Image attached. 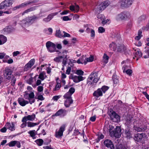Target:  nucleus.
I'll return each instance as SVG.
<instances>
[{
  "instance_id": "09e8293b",
  "label": "nucleus",
  "mask_w": 149,
  "mask_h": 149,
  "mask_svg": "<svg viewBox=\"0 0 149 149\" xmlns=\"http://www.w3.org/2000/svg\"><path fill=\"white\" fill-rule=\"evenodd\" d=\"M24 7H25L24 4V3H23L17 6H16L14 7L13 9V10H15L18 9H19L20 8H23Z\"/></svg>"
},
{
  "instance_id": "4d7b16f0",
  "label": "nucleus",
  "mask_w": 149,
  "mask_h": 149,
  "mask_svg": "<svg viewBox=\"0 0 149 149\" xmlns=\"http://www.w3.org/2000/svg\"><path fill=\"white\" fill-rule=\"evenodd\" d=\"M94 59L93 56H91L89 58H87L86 59V61L87 63V62H92Z\"/></svg>"
},
{
  "instance_id": "423d86ee",
  "label": "nucleus",
  "mask_w": 149,
  "mask_h": 149,
  "mask_svg": "<svg viewBox=\"0 0 149 149\" xmlns=\"http://www.w3.org/2000/svg\"><path fill=\"white\" fill-rule=\"evenodd\" d=\"M133 0H121L119 2V4L123 8H127L131 5Z\"/></svg>"
},
{
  "instance_id": "a211bd4d",
  "label": "nucleus",
  "mask_w": 149,
  "mask_h": 149,
  "mask_svg": "<svg viewBox=\"0 0 149 149\" xmlns=\"http://www.w3.org/2000/svg\"><path fill=\"white\" fill-rule=\"evenodd\" d=\"M58 13V12L54 13L49 14L47 17L43 19V21L45 22H47L50 21L52 19L53 17Z\"/></svg>"
},
{
  "instance_id": "a18cd8bd",
  "label": "nucleus",
  "mask_w": 149,
  "mask_h": 149,
  "mask_svg": "<svg viewBox=\"0 0 149 149\" xmlns=\"http://www.w3.org/2000/svg\"><path fill=\"white\" fill-rule=\"evenodd\" d=\"M72 95L70 93L67 92L63 96L65 99H72L71 97Z\"/></svg>"
},
{
  "instance_id": "412c9836",
  "label": "nucleus",
  "mask_w": 149,
  "mask_h": 149,
  "mask_svg": "<svg viewBox=\"0 0 149 149\" xmlns=\"http://www.w3.org/2000/svg\"><path fill=\"white\" fill-rule=\"evenodd\" d=\"M117 52L120 53L125 52L126 50V48L125 46L123 45L118 44L117 46Z\"/></svg>"
},
{
  "instance_id": "58836bf2",
  "label": "nucleus",
  "mask_w": 149,
  "mask_h": 149,
  "mask_svg": "<svg viewBox=\"0 0 149 149\" xmlns=\"http://www.w3.org/2000/svg\"><path fill=\"white\" fill-rule=\"evenodd\" d=\"M35 132V130H33L29 131L28 132V133L29 134L30 136L33 139H35L36 138L35 136L36 135Z\"/></svg>"
},
{
  "instance_id": "2f4dec72",
  "label": "nucleus",
  "mask_w": 149,
  "mask_h": 149,
  "mask_svg": "<svg viewBox=\"0 0 149 149\" xmlns=\"http://www.w3.org/2000/svg\"><path fill=\"white\" fill-rule=\"evenodd\" d=\"M73 102L72 99H66L64 102V105L66 107H69Z\"/></svg>"
},
{
  "instance_id": "f8f14e48",
  "label": "nucleus",
  "mask_w": 149,
  "mask_h": 149,
  "mask_svg": "<svg viewBox=\"0 0 149 149\" xmlns=\"http://www.w3.org/2000/svg\"><path fill=\"white\" fill-rule=\"evenodd\" d=\"M65 125H62L58 131L56 132L55 136L56 137H59L62 136L63 135V133L65 130Z\"/></svg>"
},
{
  "instance_id": "6ab92c4d",
  "label": "nucleus",
  "mask_w": 149,
  "mask_h": 149,
  "mask_svg": "<svg viewBox=\"0 0 149 149\" xmlns=\"http://www.w3.org/2000/svg\"><path fill=\"white\" fill-rule=\"evenodd\" d=\"M116 149H130V147L128 146L127 145L119 143L116 145Z\"/></svg>"
},
{
  "instance_id": "4468645a",
  "label": "nucleus",
  "mask_w": 149,
  "mask_h": 149,
  "mask_svg": "<svg viewBox=\"0 0 149 149\" xmlns=\"http://www.w3.org/2000/svg\"><path fill=\"white\" fill-rule=\"evenodd\" d=\"M35 62L34 59H31L27 64H26L24 67V70L27 71L30 69L34 64Z\"/></svg>"
},
{
  "instance_id": "f03ea898",
  "label": "nucleus",
  "mask_w": 149,
  "mask_h": 149,
  "mask_svg": "<svg viewBox=\"0 0 149 149\" xmlns=\"http://www.w3.org/2000/svg\"><path fill=\"white\" fill-rule=\"evenodd\" d=\"M46 47L48 51L51 53L56 52L58 54H61V52L56 49L55 45L53 42L49 41L46 44Z\"/></svg>"
},
{
  "instance_id": "774afa93",
  "label": "nucleus",
  "mask_w": 149,
  "mask_h": 149,
  "mask_svg": "<svg viewBox=\"0 0 149 149\" xmlns=\"http://www.w3.org/2000/svg\"><path fill=\"white\" fill-rule=\"evenodd\" d=\"M63 33H64V35H62V37H70V35L69 33H68L66 32H65L64 31H63Z\"/></svg>"
},
{
  "instance_id": "f3484780",
  "label": "nucleus",
  "mask_w": 149,
  "mask_h": 149,
  "mask_svg": "<svg viewBox=\"0 0 149 149\" xmlns=\"http://www.w3.org/2000/svg\"><path fill=\"white\" fill-rule=\"evenodd\" d=\"M67 51L66 50L62 51V53H64V55L63 56H59L54 58V61L56 62H58L60 61L61 59L63 58H66L67 57Z\"/></svg>"
},
{
  "instance_id": "bf43d9fd",
  "label": "nucleus",
  "mask_w": 149,
  "mask_h": 149,
  "mask_svg": "<svg viewBox=\"0 0 149 149\" xmlns=\"http://www.w3.org/2000/svg\"><path fill=\"white\" fill-rule=\"evenodd\" d=\"M76 74L78 75H83L84 72L81 70H77L76 71Z\"/></svg>"
},
{
  "instance_id": "052dcab7",
  "label": "nucleus",
  "mask_w": 149,
  "mask_h": 149,
  "mask_svg": "<svg viewBox=\"0 0 149 149\" xmlns=\"http://www.w3.org/2000/svg\"><path fill=\"white\" fill-rule=\"evenodd\" d=\"M61 87V84L60 83H57L56 85L55 88V91H57L58 90L59 88Z\"/></svg>"
},
{
  "instance_id": "79ce46f5",
  "label": "nucleus",
  "mask_w": 149,
  "mask_h": 149,
  "mask_svg": "<svg viewBox=\"0 0 149 149\" xmlns=\"http://www.w3.org/2000/svg\"><path fill=\"white\" fill-rule=\"evenodd\" d=\"M35 142L38 146H41L42 145L43 143V141L42 139H39L36 140Z\"/></svg>"
},
{
  "instance_id": "49530a36",
  "label": "nucleus",
  "mask_w": 149,
  "mask_h": 149,
  "mask_svg": "<svg viewBox=\"0 0 149 149\" xmlns=\"http://www.w3.org/2000/svg\"><path fill=\"white\" fill-rule=\"evenodd\" d=\"M24 7H25L24 4V3H23L17 6H16L14 7L13 9V10H15L18 9H19L20 8H23Z\"/></svg>"
},
{
  "instance_id": "de8ad7c7",
  "label": "nucleus",
  "mask_w": 149,
  "mask_h": 149,
  "mask_svg": "<svg viewBox=\"0 0 149 149\" xmlns=\"http://www.w3.org/2000/svg\"><path fill=\"white\" fill-rule=\"evenodd\" d=\"M24 7H25L24 4V3H23L17 6H16L14 7L13 9V10H15L18 9H19L20 8H23Z\"/></svg>"
},
{
  "instance_id": "c85d7f7f",
  "label": "nucleus",
  "mask_w": 149,
  "mask_h": 149,
  "mask_svg": "<svg viewBox=\"0 0 149 149\" xmlns=\"http://www.w3.org/2000/svg\"><path fill=\"white\" fill-rule=\"evenodd\" d=\"M5 126L7 128L11 131H13L15 130L14 124L13 122L11 123V124L10 123H7L5 125Z\"/></svg>"
},
{
  "instance_id": "4c0bfd02",
  "label": "nucleus",
  "mask_w": 149,
  "mask_h": 149,
  "mask_svg": "<svg viewBox=\"0 0 149 149\" xmlns=\"http://www.w3.org/2000/svg\"><path fill=\"white\" fill-rule=\"evenodd\" d=\"M37 6H35L31 7L30 8L24 11L22 13V15H24L25 13H27L31 11L34 10L36 8Z\"/></svg>"
},
{
  "instance_id": "e433bc0d",
  "label": "nucleus",
  "mask_w": 149,
  "mask_h": 149,
  "mask_svg": "<svg viewBox=\"0 0 149 149\" xmlns=\"http://www.w3.org/2000/svg\"><path fill=\"white\" fill-rule=\"evenodd\" d=\"M146 15H143L140 16L138 19V21L139 23L144 21L146 19Z\"/></svg>"
},
{
  "instance_id": "4be33fe9",
  "label": "nucleus",
  "mask_w": 149,
  "mask_h": 149,
  "mask_svg": "<svg viewBox=\"0 0 149 149\" xmlns=\"http://www.w3.org/2000/svg\"><path fill=\"white\" fill-rule=\"evenodd\" d=\"M131 132V130L127 126L125 131V136L127 139H129L132 137V134Z\"/></svg>"
},
{
  "instance_id": "7ed1b4c3",
  "label": "nucleus",
  "mask_w": 149,
  "mask_h": 149,
  "mask_svg": "<svg viewBox=\"0 0 149 149\" xmlns=\"http://www.w3.org/2000/svg\"><path fill=\"white\" fill-rule=\"evenodd\" d=\"M109 87L107 86H103L101 88H98L95 91L93 94L94 96L98 97L103 95V93H104L108 90Z\"/></svg>"
},
{
  "instance_id": "c756f323",
  "label": "nucleus",
  "mask_w": 149,
  "mask_h": 149,
  "mask_svg": "<svg viewBox=\"0 0 149 149\" xmlns=\"http://www.w3.org/2000/svg\"><path fill=\"white\" fill-rule=\"evenodd\" d=\"M126 121L125 124L127 125H129L132 123L133 120V117L131 116H127L125 118Z\"/></svg>"
},
{
  "instance_id": "cd10ccee",
  "label": "nucleus",
  "mask_w": 149,
  "mask_h": 149,
  "mask_svg": "<svg viewBox=\"0 0 149 149\" xmlns=\"http://www.w3.org/2000/svg\"><path fill=\"white\" fill-rule=\"evenodd\" d=\"M72 79L74 82L75 83H78L81 81L84 80L83 77L81 76H75L72 78Z\"/></svg>"
},
{
  "instance_id": "7c9ffc66",
  "label": "nucleus",
  "mask_w": 149,
  "mask_h": 149,
  "mask_svg": "<svg viewBox=\"0 0 149 149\" xmlns=\"http://www.w3.org/2000/svg\"><path fill=\"white\" fill-rule=\"evenodd\" d=\"M97 82H94V81L90 80L87 79V84L88 86H89L90 87H92L94 88L95 87V85Z\"/></svg>"
},
{
  "instance_id": "c9c22d12",
  "label": "nucleus",
  "mask_w": 149,
  "mask_h": 149,
  "mask_svg": "<svg viewBox=\"0 0 149 149\" xmlns=\"http://www.w3.org/2000/svg\"><path fill=\"white\" fill-rule=\"evenodd\" d=\"M45 74V72H41L39 74L38 78L40 79L41 80L43 81L46 78Z\"/></svg>"
},
{
  "instance_id": "ddd939ff",
  "label": "nucleus",
  "mask_w": 149,
  "mask_h": 149,
  "mask_svg": "<svg viewBox=\"0 0 149 149\" xmlns=\"http://www.w3.org/2000/svg\"><path fill=\"white\" fill-rule=\"evenodd\" d=\"M35 62L34 59H31L27 64H26L24 67V70L27 71L30 69L34 64Z\"/></svg>"
},
{
  "instance_id": "f257e3e1",
  "label": "nucleus",
  "mask_w": 149,
  "mask_h": 149,
  "mask_svg": "<svg viewBox=\"0 0 149 149\" xmlns=\"http://www.w3.org/2000/svg\"><path fill=\"white\" fill-rule=\"evenodd\" d=\"M110 4V2L109 1H106L102 2L99 5L97 6L94 9L95 12L96 13L102 12Z\"/></svg>"
},
{
  "instance_id": "39448f33",
  "label": "nucleus",
  "mask_w": 149,
  "mask_h": 149,
  "mask_svg": "<svg viewBox=\"0 0 149 149\" xmlns=\"http://www.w3.org/2000/svg\"><path fill=\"white\" fill-rule=\"evenodd\" d=\"M14 0H5L0 4V9L6 10L7 8L11 6Z\"/></svg>"
},
{
  "instance_id": "393cba45",
  "label": "nucleus",
  "mask_w": 149,
  "mask_h": 149,
  "mask_svg": "<svg viewBox=\"0 0 149 149\" xmlns=\"http://www.w3.org/2000/svg\"><path fill=\"white\" fill-rule=\"evenodd\" d=\"M67 113V111L63 109H60L57 111L55 114L53 115V116H58L63 114V116L66 115Z\"/></svg>"
},
{
  "instance_id": "680f3d73",
  "label": "nucleus",
  "mask_w": 149,
  "mask_h": 149,
  "mask_svg": "<svg viewBox=\"0 0 149 149\" xmlns=\"http://www.w3.org/2000/svg\"><path fill=\"white\" fill-rule=\"evenodd\" d=\"M75 89L73 87H71L69 89V92L68 93H69L71 95H72L75 92Z\"/></svg>"
},
{
  "instance_id": "9b49d317",
  "label": "nucleus",
  "mask_w": 149,
  "mask_h": 149,
  "mask_svg": "<svg viewBox=\"0 0 149 149\" xmlns=\"http://www.w3.org/2000/svg\"><path fill=\"white\" fill-rule=\"evenodd\" d=\"M104 144L106 147L110 149H115V147L113 142L110 139L105 140L104 142Z\"/></svg>"
},
{
  "instance_id": "ea45409f",
  "label": "nucleus",
  "mask_w": 149,
  "mask_h": 149,
  "mask_svg": "<svg viewBox=\"0 0 149 149\" xmlns=\"http://www.w3.org/2000/svg\"><path fill=\"white\" fill-rule=\"evenodd\" d=\"M109 57L107 54H104L103 56V59L102 61L105 64L107 63L108 62Z\"/></svg>"
},
{
  "instance_id": "bb28decb",
  "label": "nucleus",
  "mask_w": 149,
  "mask_h": 149,
  "mask_svg": "<svg viewBox=\"0 0 149 149\" xmlns=\"http://www.w3.org/2000/svg\"><path fill=\"white\" fill-rule=\"evenodd\" d=\"M97 13L96 14H97ZM98 14L97 16L98 19H100L102 21V23L103 24H105L107 22V21H105V17L104 15L102 14H100V13H98Z\"/></svg>"
},
{
  "instance_id": "f704fd0d",
  "label": "nucleus",
  "mask_w": 149,
  "mask_h": 149,
  "mask_svg": "<svg viewBox=\"0 0 149 149\" xmlns=\"http://www.w3.org/2000/svg\"><path fill=\"white\" fill-rule=\"evenodd\" d=\"M145 50L144 54H146L143 56V58H149V47L145 48Z\"/></svg>"
},
{
  "instance_id": "37998d69",
  "label": "nucleus",
  "mask_w": 149,
  "mask_h": 149,
  "mask_svg": "<svg viewBox=\"0 0 149 149\" xmlns=\"http://www.w3.org/2000/svg\"><path fill=\"white\" fill-rule=\"evenodd\" d=\"M28 120L33 121L35 119V115L33 114L32 115H29L26 116Z\"/></svg>"
},
{
  "instance_id": "2eb2a0df",
  "label": "nucleus",
  "mask_w": 149,
  "mask_h": 149,
  "mask_svg": "<svg viewBox=\"0 0 149 149\" xmlns=\"http://www.w3.org/2000/svg\"><path fill=\"white\" fill-rule=\"evenodd\" d=\"M35 62L34 59H31L27 64H26L24 67V70L27 71L30 69L34 64Z\"/></svg>"
},
{
  "instance_id": "9d476101",
  "label": "nucleus",
  "mask_w": 149,
  "mask_h": 149,
  "mask_svg": "<svg viewBox=\"0 0 149 149\" xmlns=\"http://www.w3.org/2000/svg\"><path fill=\"white\" fill-rule=\"evenodd\" d=\"M99 79L98 73L93 72L89 75L87 79L90 80L94 81V82H98Z\"/></svg>"
},
{
  "instance_id": "8fccbe9b",
  "label": "nucleus",
  "mask_w": 149,
  "mask_h": 149,
  "mask_svg": "<svg viewBox=\"0 0 149 149\" xmlns=\"http://www.w3.org/2000/svg\"><path fill=\"white\" fill-rule=\"evenodd\" d=\"M27 126L29 127H32L38 125L36 123H34L30 122H28L27 123Z\"/></svg>"
},
{
  "instance_id": "6e6d98bb",
  "label": "nucleus",
  "mask_w": 149,
  "mask_h": 149,
  "mask_svg": "<svg viewBox=\"0 0 149 149\" xmlns=\"http://www.w3.org/2000/svg\"><path fill=\"white\" fill-rule=\"evenodd\" d=\"M17 143V141H12L9 143L8 145L10 147L13 146H15V145Z\"/></svg>"
},
{
  "instance_id": "13d9d810",
  "label": "nucleus",
  "mask_w": 149,
  "mask_h": 149,
  "mask_svg": "<svg viewBox=\"0 0 149 149\" xmlns=\"http://www.w3.org/2000/svg\"><path fill=\"white\" fill-rule=\"evenodd\" d=\"M98 32L100 33H102L105 31V29L102 27H100L98 29Z\"/></svg>"
},
{
  "instance_id": "603ef678",
  "label": "nucleus",
  "mask_w": 149,
  "mask_h": 149,
  "mask_svg": "<svg viewBox=\"0 0 149 149\" xmlns=\"http://www.w3.org/2000/svg\"><path fill=\"white\" fill-rule=\"evenodd\" d=\"M116 45L114 42H112V43L110 44L109 45V47H111L112 46L113 47V51H115L116 50V48L115 47H116Z\"/></svg>"
},
{
  "instance_id": "338daca9",
  "label": "nucleus",
  "mask_w": 149,
  "mask_h": 149,
  "mask_svg": "<svg viewBox=\"0 0 149 149\" xmlns=\"http://www.w3.org/2000/svg\"><path fill=\"white\" fill-rule=\"evenodd\" d=\"M145 31H148L149 30V22L148 23L147 25L142 28Z\"/></svg>"
},
{
  "instance_id": "aec40b11",
  "label": "nucleus",
  "mask_w": 149,
  "mask_h": 149,
  "mask_svg": "<svg viewBox=\"0 0 149 149\" xmlns=\"http://www.w3.org/2000/svg\"><path fill=\"white\" fill-rule=\"evenodd\" d=\"M38 18V17L34 15L27 17V19L28 20L29 25L31 24L36 21Z\"/></svg>"
},
{
  "instance_id": "0e129e2a",
  "label": "nucleus",
  "mask_w": 149,
  "mask_h": 149,
  "mask_svg": "<svg viewBox=\"0 0 149 149\" xmlns=\"http://www.w3.org/2000/svg\"><path fill=\"white\" fill-rule=\"evenodd\" d=\"M125 72H126L127 74L130 76L132 73V71L130 69H128L125 71Z\"/></svg>"
},
{
  "instance_id": "5fc2aeb1",
  "label": "nucleus",
  "mask_w": 149,
  "mask_h": 149,
  "mask_svg": "<svg viewBox=\"0 0 149 149\" xmlns=\"http://www.w3.org/2000/svg\"><path fill=\"white\" fill-rule=\"evenodd\" d=\"M132 26V23L131 22H128L127 24L126 29L127 30H130Z\"/></svg>"
},
{
  "instance_id": "473e14b6",
  "label": "nucleus",
  "mask_w": 149,
  "mask_h": 149,
  "mask_svg": "<svg viewBox=\"0 0 149 149\" xmlns=\"http://www.w3.org/2000/svg\"><path fill=\"white\" fill-rule=\"evenodd\" d=\"M6 37L2 35H0V45L3 44L7 41Z\"/></svg>"
},
{
  "instance_id": "a19ab883",
  "label": "nucleus",
  "mask_w": 149,
  "mask_h": 149,
  "mask_svg": "<svg viewBox=\"0 0 149 149\" xmlns=\"http://www.w3.org/2000/svg\"><path fill=\"white\" fill-rule=\"evenodd\" d=\"M115 129V128H114V127L112 125L109 126V131L110 133V134L111 136H113V134L114 133V129Z\"/></svg>"
},
{
  "instance_id": "69168bd1",
  "label": "nucleus",
  "mask_w": 149,
  "mask_h": 149,
  "mask_svg": "<svg viewBox=\"0 0 149 149\" xmlns=\"http://www.w3.org/2000/svg\"><path fill=\"white\" fill-rule=\"evenodd\" d=\"M29 98V99L33 98L34 97L35 95L33 92H31L30 94H28Z\"/></svg>"
},
{
  "instance_id": "a878e982",
  "label": "nucleus",
  "mask_w": 149,
  "mask_h": 149,
  "mask_svg": "<svg viewBox=\"0 0 149 149\" xmlns=\"http://www.w3.org/2000/svg\"><path fill=\"white\" fill-rule=\"evenodd\" d=\"M18 102L19 104L23 107L29 103L28 101L25 100L24 99L22 98H18Z\"/></svg>"
},
{
  "instance_id": "864d4df0",
  "label": "nucleus",
  "mask_w": 149,
  "mask_h": 149,
  "mask_svg": "<svg viewBox=\"0 0 149 149\" xmlns=\"http://www.w3.org/2000/svg\"><path fill=\"white\" fill-rule=\"evenodd\" d=\"M56 35L60 38L62 37V34L61 33V31L59 30L56 31Z\"/></svg>"
},
{
  "instance_id": "1a4fd4ad",
  "label": "nucleus",
  "mask_w": 149,
  "mask_h": 149,
  "mask_svg": "<svg viewBox=\"0 0 149 149\" xmlns=\"http://www.w3.org/2000/svg\"><path fill=\"white\" fill-rule=\"evenodd\" d=\"M109 115L111 119L113 122H117L120 120V117L115 111H110Z\"/></svg>"
},
{
  "instance_id": "5701e85b",
  "label": "nucleus",
  "mask_w": 149,
  "mask_h": 149,
  "mask_svg": "<svg viewBox=\"0 0 149 149\" xmlns=\"http://www.w3.org/2000/svg\"><path fill=\"white\" fill-rule=\"evenodd\" d=\"M143 136V134L138 133L134 135V138L135 141L137 142H140L142 140Z\"/></svg>"
},
{
  "instance_id": "dca6fc26",
  "label": "nucleus",
  "mask_w": 149,
  "mask_h": 149,
  "mask_svg": "<svg viewBox=\"0 0 149 149\" xmlns=\"http://www.w3.org/2000/svg\"><path fill=\"white\" fill-rule=\"evenodd\" d=\"M121 130L119 127H116L114 129V133L113 134V136L117 138H119L121 134Z\"/></svg>"
},
{
  "instance_id": "20e7f679",
  "label": "nucleus",
  "mask_w": 149,
  "mask_h": 149,
  "mask_svg": "<svg viewBox=\"0 0 149 149\" xmlns=\"http://www.w3.org/2000/svg\"><path fill=\"white\" fill-rule=\"evenodd\" d=\"M130 17V14L129 13L124 11L118 15L116 16V19L117 21L126 20Z\"/></svg>"
},
{
  "instance_id": "6e6552de",
  "label": "nucleus",
  "mask_w": 149,
  "mask_h": 149,
  "mask_svg": "<svg viewBox=\"0 0 149 149\" xmlns=\"http://www.w3.org/2000/svg\"><path fill=\"white\" fill-rule=\"evenodd\" d=\"M12 70L8 67L5 68L4 75L6 78L8 80H10L11 78H13L14 76L12 74Z\"/></svg>"
},
{
  "instance_id": "b1692460",
  "label": "nucleus",
  "mask_w": 149,
  "mask_h": 149,
  "mask_svg": "<svg viewBox=\"0 0 149 149\" xmlns=\"http://www.w3.org/2000/svg\"><path fill=\"white\" fill-rule=\"evenodd\" d=\"M20 24L23 27L28 26L29 25L28 20L27 19V18L21 21L20 22Z\"/></svg>"
},
{
  "instance_id": "72a5a7b5",
  "label": "nucleus",
  "mask_w": 149,
  "mask_h": 149,
  "mask_svg": "<svg viewBox=\"0 0 149 149\" xmlns=\"http://www.w3.org/2000/svg\"><path fill=\"white\" fill-rule=\"evenodd\" d=\"M38 0H31L28 1L24 3L25 7L29 5L34 4L35 3H38Z\"/></svg>"
},
{
  "instance_id": "0eeeda50",
  "label": "nucleus",
  "mask_w": 149,
  "mask_h": 149,
  "mask_svg": "<svg viewBox=\"0 0 149 149\" xmlns=\"http://www.w3.org/2000/svg\"><path fill=\"white\" fill-rule=\"evenodd\" d=\"M138 126L137 125L135 127V130L137 132H144L148 128L147 124L143 123L141 122H139Z\"/></svg>"
},
{
  "instance_id": "c03bdc74",
  "label": "nucleus",
  "mask_w": 149,
  "mask_h": 149,
  "mask_svg": "<svg viewBox=\"0 0 149 149\" xmlns=\"http://www.w3.org/2000/svg\"><path fill=\"white\" fill-rule=\"evenodd\" d=\"M136 52L135 53V57L140 58L142 56V54L141 52L139 50H136Z\"/></svg>"
},
{
  "instance_id": "e2e57ef3",
  "label": "nucleus",
  "mask_w": 149,
  "mask_h": 149,
  "mask_svg": "<svg viewBox=\"0 0 149 149\" xmlns=\"http://www.w3.org/2000/svg\"><path fill=\"white\" fill-rule=\"evenodd\" d=\"M11 85L13 86H14L15 84V82L16 81V79L14 77L13 78H11Z\"/></svg>"
},
{
  "instance_id": "3c124183",
  "label": "nucleus",
  "mask_w": 149,
  "mask_h": 149,
  "mask_svg": "<svg viewBox=\"0 0 149 149\" xmlns=\"http://www.w3.org/2000/svg\"><path fill=\"white\" fill-rule=\"evenodd\" d=\"M4 29V31H7L8 32V33H10L11 32H12L15 30L12 27L8 28L6 29Z\"/></svg>"
}]
</instances>
